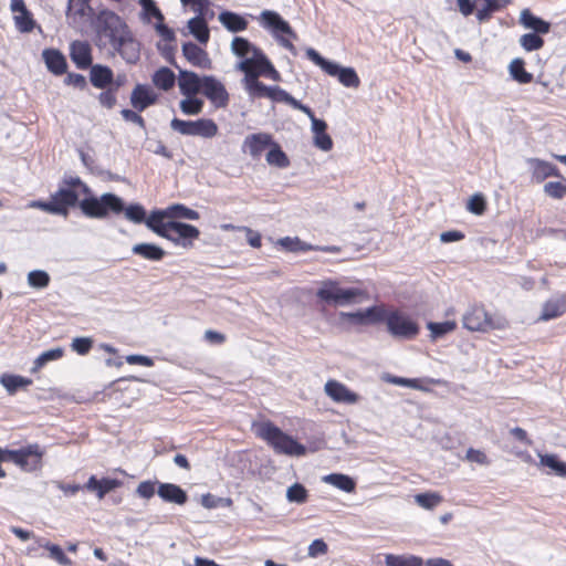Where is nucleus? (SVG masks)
<instances>
[{"mask_svg": "<svg viewBox=\"0 0 566 566\" xmlns=\"http://www.w3.org/2000/svg\"><path fill=\"white\" fill-rule=\"evenodd\" d=\"M64 354V349L62 347L51 348L49 350L43 352L33 363L32 371H36L44 367L49 361L60 359Z\"/></svg>", "mask_w": 566, "mask_h": 566, "instance_id": "obj_44", "label": "nucleus"}, {"mask_svg": "<svg viewBox=\"0 0 566 566\" xmlns=\"http://www.w3.org/2000/svg\"><path fill=\"white\" fill-rule=\"evenodd\" d=\"M129 31L128 25L113 11L104 10L97 17L98 46L109 48V52Z\"/></svg>", "mask_w": 566, "mask_h": 566, "instance_id": "obj_3", "label": "nucleus"}, {"mask_svg": "<svg viewBox=\"0 0 566 566\" xmlns=\"http://www.w3.org/2000/svg\"><path fill=\"white\" fill-rule=\"evenodd\" d=\"M157 494L163 501L177 505H184L188 501L187 492L174 483H158Z\"/></svg>", "mask_w": 566, "mask_h": 566, "instance_id": "obj_20", "label": "nucleus"}, {"mask_svg": "<svg viewBox=\"0 0 566 566\" xmlns=\"http://www.w3.org/2000/svg\"><path fill=\"white\" fill-rule=\"evenodd\" d=\"M388 334L398 340L415 339L420 332L419 324L408 314L392 308L386 323Z\"/></svg>", "mask_w": 566, "mask_h": 566, "instance_id": "obj_5", "label": "nucleus"}, {"mask_svg": "<svg viewBox=\"0 0 566 566\" xmlns=\"http://www.w3.org/2000/svg\"><path fill=\"white\" fill-rule=\"evenodd\" d=\"M157 101L158 94L147 84H136L130 94V104L137 112H144Z\"/></svg>", "mask_w": 566, "mask_h": 566, "instance_id": "obj_15", "label": "nucleus"}, {"mask_svg": "<svg viewBox=\"0 0 566 566\" xmlns=\"http://www.w3.org/2000/svg\"><path fill=\"white\" fill-rule=\"evenodd\" d=\"M359 294L360 292L358 289L342 287L335 281L323 282L322 286L316 292V296L321 301L340 306L353 303Z\"/></svg>", "mask_w": 566, "mask_h": 566, "instance_id": "obj_7", "label": "nucleus"}, {"mask_svg": "<svg viewBox=\"0 0 566 566\" xmlns=\"http://www.w3.org/2000/svg\"><path fill=\"white\" fill-rule=\"evenodd\" d=\"M158 483L159 482H157V481H150V480L143 481L138 484V486L136 489V494L142 499L149 500L150 497H153L155 495L156 484H158Z\"/></svg>", "mask_w": 566, "mask_h": 566, "instance_id": "obj_58", "label": "nucleus"}, {"mask_svg": "<svg viewBox=\"0 0 566 566\" xmlns=\"http://www.w3.org/2000/svg\"><path fill=\"white\" fill-rule=\"evenodd\" d=\"M277 244H280L284 250L289 252H305L314 250L312 244L301 241L297 237H284L279 239Z\"/></svg>", "mask_w": 566, "mask_h": 566, "instance_id": "obj_43", "label": "nucleus"}, {"mask_svg": "<svg viewBox=\"0 0 566 566\" xmlns=\"http://www.w3.org/2000/svg\"><path fill=\"white\" fill-rule=\"evenodd\" d=\"M527 164L533 170V177L537 181H543L548 177H562L559 169L552 163L539 158H530Z\"/></svg>", "mask_w": 566, "mask_h": 566, "instance_id": "obj_26", "label": "nucleus"}, {"mask_svg": "<svg viewBox=\"0 0 566 566\" xmlns=\"http://www.w3.org/2000/svg\"><path fill=\"white\" fill-rule=\"evenodd\" d=\"M179 70L178 85L180 93L187 97L195 96L200 93L203 76H199L197 73L187 70Z\"/></svg>", "mask_w": 566, "mask_h": 566, "instance_id": "obj_18", "label": "nucleus"}, {"mask_svg": "<svg viewBox=\"0 0 566 566\" xmlns=\"http://www.w3.org/2000/svg\"><path fill=\"white\" fill-rule=\"evenodd\" d=\"M566 312V297L551 298L543 305L539 321H549L562 316Z\"/></svg>", "mask_w": 566, "mask_h": 566, "instance_id": "obj_30", "label": "nucleus"}, {"mask_svg": "<svg viewBox=\"0 0 566 566\" xmlns=\"http://www.w3.org/2000/svg\"><path fill=\"white\" fill-rule=\"evenodd\" d=\"M151 78L154 85L163 91L171 90L176 83L175 73L166 66H163L159 70H157Z\"/></svg>", "mask_w": 566, "mask_h": 566, "instance_id": "obj_35", "label": "nucleus"}, {"mask_svg": "<svg viewBox=\"0 0 566 566\" xmlns=\"http://www.w3.org/2000/svg\"><path fill=\"white\" fill-rule=\"evenodd\" d=\"M260 22L263 28L271 30L276 36H279V34H286L294 40L297 39V34L291 28L290 23L275 11H262Z\"/></svg>", "mask_w": 566, "mask_h": 566, "instance_id": "obj_11", "label": "nucleus"}, {"mask_svg": "<svg viewBox=\"0 0 566 566\" xmlns=\"http://www.w3.org/2000/svg\"><path fill=\"white\" fill-rule=\"evenodd\" d=\"M90 2L91 1L75 0L71 14L66 17L72 19L73 22H76L77 18L82 20L86 15V11L92 10Z\"/></svg>", "mask_w": 566, "mask_h": 566, "instance_id": "obj_60", "label": "nucleus"}, {"mask_svg": "<svg viewBox=\"0 0 566 566\" xmlns=\"http://www.w3.org/2000/svg\"><path fill=\"white\" fill-rule=\"evenodd\" d=\"M93 346V340L90 337H75L72 340L71 348L78 355H86Z\"/></svg>", "mask_w": 566, "mask_h": 566, "instance_id": "obj_61", "label": "nucleus"}, {"mask_svg": "<svg viewBox=\"0 0 566 566\" xmlns=\"http://www.w3.org/2000/svg\"><path fill=\"white\" fill-rule=\"evenodd\" d=\"M42 57L48 70L54 75H62L66 72L67 62L63 53L57 49H45Z\"/></svg>", "mask_w": 566, "mask_h": 566, "instance_id": "obj_24", "label": "nucleus"}, {"mask_svg": "<svg viewBox=\"0 0 566 566\" xmlns=\"http://www.w3.org/2000/svg\"><path fill=\"white\" fill-rule=\"evenodd\" d=\"M90 67V81L94 87L104 90L113 84V71L109 66L95 64Z\"/></svg>", "mask_w": 566, "mask_h": 566, "instance_id": "obj_27", "label": "nucleus"}, {"mask_svg": "<svg viewBox=\"0 0 566 566\" xmlns=\"http://www.w3.org/2000/svg\"><path fill=\"white\" fill-rule=\"evenodd\" d=\"M325 392L336 402L354 405L359 400V396L356 392L349 390L337 380H328L325 384Z\"/></svg>", "mask_w": 566, "mask_h": 566, "instance_id": "obj_17", "label": "nucleus"}, {"mask_svg": "<svg viewBox=\"0 0 566 566\" xmlns=\"http://www.w3.org/2000/svg\"><path fill=\"white\" fill-rule=\"evenodd\" d=\"M132 252L145 260L158 262L164 259L166 252L163 248L155 243H137L132 248Z\"/></svg>", "mask_w": 566, "mask_h": 566, "instance_id": "obj_29", "label": "nucleus"}, {"mask_svg": "<svg viewBox=\"0 0 566 566\" xmlns=\"http://www.w3.org/2000/svg\"><path fill=\"white\" fill-rule=\"evenodd\" d=\"M168 229V237H164V239L185 249L192 248L193 241L200 235L197 227L177 220H169Z\"/></svg>", "mask_w": 566, "mask_h": 566, "instance_id": "obj_8", "label": "nucleus"}, {"mask_svg": "<svg viewBox=\"0 0 566 566\" xmlns=\"http://www.w3.org/2000/svg\"><path fill=\"white\" fill-rule=\"evenodd\" d=\"M254 429L256 436L266 441L279 454L300 457L306 453L305 446L283 432L271 421L260 422L254 426Z\"/></svg>", "mask_w": 566, "mask_h": 566, "instance_id": "obj_2", "label": "nucleus"}, {"mask_svg": "<svg viewBox=\"0 0 566 566\" xmlns=\"http://www.w3.org/2000/svg\"><path fill=\"white\" fill-rule=\"evenodd\" d=\"M138 113L139 112H137L136 109L128 108H124L120 111V115L126 122L133 123L142 129L146 130V122Z\"/></svg>", "mask_w": 566, "mask_h": 566, "instance_id": "obj_63", "label": "nucleus"}, {"mask_svg": "<svg viewBox=\"0 0 566 566\" xmlns=\"http://www.w3.org/2000/svg\"><path fill=\"white\" fill-rule=\"evenodd\" d=\"M415 501L419 506L432 510L442 502V496L437 492H424L416 494Z\"/></svg>", "mask_w": 566, "mask_h": 566, "instance_id": "obj_47", "label": "nucleus"}, {"mask_svg": "<svg viewBox=\"0 0 566 566\" xmlns=\"http://www.w3.org/2000/svg\"><path fill=\"white\" fill-rule=\"evenodd\" d=\"M170 127L184 136H198L202 138H212L219 130L218 125L211 118L184 120L175 117L170 122Z\"/></svg>", "mask_w": 566, "mask_h": 566, "instance_id": "obj_6", "label": "nucleus"}, {"mask_svg": "<svg viewBox=\"0 0 566 566\" xmlns=\"http://www.w3.org/2000/svg\"><path fill=\"white\" fill-rule=\"evenodd\" d=\"M255 67L260 69V72H262V76L269 77L276 82L281 81L280 73L275 70V67L266 57V55L261 56L260 62L256 64Z\"/></svg>", "mask_w": 566, "mask_h": 566, "instance_id": "obj_55", "label": "nucleus"}, {"mask_svg": "<svg viewBox=\"0 0 566 566\" xmlns=\"http://www.w3.org/2000/svg\"><path fill=\"white\" fill-rule=\"evenodd\" d=\"M27 281L29 286L40 290L49 286L51 277L44 270H33L28 273Z\"/></svg>", "mask_w": 566, "mask_h": 566, "instance_id": "obj_46", "label": "nucleus"}, {"mask_svg": "<svg viewBox=\"0 0 566 566\" xmlns=\"http://www.w3.org/2000/svg\"><path fill=\"white\" fill-rule=\"evenodd\" d=\"M518 22L527 30L534 33L547 34L551 31V23L535 15L530 9H523L520 13Z\"/></svg>", "mask_w": 566, "mask_h": 566, "instance_id": "obj_23", "label": "nucleus"}, {"mask_svg": "<svg viewBox=\"0 0 566 566\" xmlns=\"http://www.w3.org/2000/svg\"><path fill=\"white\" fill-rule=\"evenodd\" d=\"M191 9L197 13L195 18L208 20L213 17V11L210 10L209 0H190Z\"/></svg>", "mask_w": 566, "mask_h": 566, "instance_id": "obj_56", "label": "nucleus"}, {"mask_svg": "<svg viewBox=\"0 0 566 566\" xmlns=\"http://www.w3.org/2000/svg\"><path fill=\"white\" fill-rule=\"evenodd\" d=\"M203 101L189 96L180 102V109L186 115H198L202 112Z\"/></svg>", "mask_w": 566, "mask_h": 566, "instance_id": "obj_50", "label": "nucleus"}, {"mask_svg": "<svg viewBox=\"0 0 566 566\" xmlns=\"http://www.w3.org/2000/svg\"><path fill=\"white\" fill-rule=\"evenodd\" d=\"M231 51L235 56L241 57V61H250L254 66L260 62L261 56L265 55L262 50L242 36H235L232 40Z\"/></svg>", "mask_w": 566, "mask_h": 566, "instance_id": "obj_13", "label": "nucleus"}, {"mask_svg": "<svg viewBox=\"0 0 566 566\" xmlns=\"http://www.w3.org/2000/svg\"><path fill=\"white\" fill-rule=\"evenodd\" d=\"M70 56L80 70H86L92 66V49L85 41L72 42L70 45Z\"/></svg>", "mask_w": 566, "mask_h": 566, "instance_id": "obj_19", "label": "nucleus"}, {"mask_svg": "<svg viewBox=\"0 0 566 566\" xmlns=\"http://www.w3.org/2000/svg\"><path fill=\"white\" fill-rule=\"evenodd\" d=\"M0 384L6 388V390L10 395H13L20 388L30 386L32 384V380L19 375L3 374L0 377Z\"/></svg>", "mask_w": 566, "mask_h": 566, "instance_id": "obj_36", "label": "nucleus"}, {"mask_svg": "<svg viewBox=\"0 0 566 566\" xmlns=\"http://www.w3.org/2000/svg\"><path fill=\"white\" fill-rule=\"evenodd\" d=\"M43 450L38 443L19 449V455L13 462L23 471L33 472L42 467Z\"/></svg>", "mask_w": 566, "mask_h": 566, "instance_id": "obj_10", "label": "nucleus"}, {"mask_svg": "<svg viewBox=\"0 0 566 566\" xmlns=\"http://www.w3.org/2000/svg\"><path fill=\"white\" fill-rule=\"evenodd\" d=\"M119 54L128 64H136L140 59V43L134 38L132 31L111 52Z\"/></svg>", "mask_w": 566, "mask_h": 566, "instance_id": "obj_14", "label": "nucleus"}, {"mask_svg": "<svg viewBox=\"0 0 566 566\" xmlns=\"http://www.w3.org/2000/svg\"><path fill=\"white\" fill-rule=\"evenodd\" d=\"M520 44L525 51L532 52L542 49L544 46V40L541 38L539 33L530 32L520 38Z\"/></svg>", "mask_w": 566, "mask_h": 566, "instance_id": "obj_48", "label": "nucleus"}, {"mask_svg": "<svg viewBox=\"0 0 566 566\" xmlns=\"http://www.w3.org/2000/svg\"><path fill=\"white\" fill-rule=\"evenodd\" d=\"M306 56L326 73L329 67H334V62L326 60L312 48L306 50Z\"/></svg>", "mask_w": 566, "mask_h": 566, "instance_id": "obj_59", "label": "nucleus"}, {"mask_svg": "<svg viewBox=\"0 0 566 566\" xmlns=\"http://www.w3.org/2000/svg\"><path fill=\"white\" fill-rule=\"evenodd\" d=\"M78 208L85 217L99 220L108 218L109 214L124 213L127 220L134 223H144L147 216L145 208L140 203L126 206L124 200L113 192L81 199Z\"/></svg>", "mask_w": 566, "mask_h": 566, "instance_id": "obj_1", "label": "nucleus"}, {"mask_svg": "<svg viewBox=\"0 0 566 566\" xmlns=\"http://www.w3.org/2000/svg\"><path fill=\"white\" fill-rule=\"evenodd\" d=\"M307 490L301 483H294L286 491V499L289 502L302 504L307 501Z\"/></svg>", "mask_w": 566, "mask_h": 566, "instance_id": "obj_49", "label": "nucleus"}, {"mask_svg": "<svg viewBox=\"0 0 566 566\" xmlns=\"http://www.w3.org/2000/svg\"><path fill=\"white\" fill-rule=\"evenodd\" d=\"M80 201L78 193L75 190L59 188L51 195L50 200H33L29 203V207L66 218L69 216L70 208L78 207Z\"/></svg>", "mask_w": 566, "mask_h": 566, "instance_id": "obj_4", "label": "nucleus"}, {"mask_svg": "<svg viewBox=\"0 0 566 566\" xmlns=\"http://www.w3.org/2000/svg\"><path fill=\"white\" fill-rule=\"evenodd\" d=\"M102 93L98 95V102L103 107H106L108 109L113 108L116 105L117 98L116 93L113 88L106 87L104 88Z\"/></svg>", "mask_w": 566, "mask_h": 566, "instance_id": "obj_64", "label": "nucleus"}, {"mask_svg": "<svg viewBox=\"0 0 566 566\" xmlns=\"http://www.w3.org/2000/svg\"><path fill=\"white\" fill-rule=\"evenodd\" d=\"M385 564L386 566H422L423 560L415 555L387 554L385 556Z\"/></svg>", "mask_w": 566, "mask_h": 566, "instance_id": "obj_39", "label": "nucleus"}, {"mask_svg": "<svg viewBox=\"0 0 566 566\" xmlns=\"http://www.w3.org/2000/svg\"><path fill=\"white\" fill-rule=\"evenodd\" d=\"M323 481L347 493L354 492L356 489L355 480L343 473H331L325 475Z\"/></svg>", "mask_w": 566, "mask_h": 566, "instance_id": "obj_33", "label": "nucleus"}, {"mask_svg": "<svg viewBox=\"0 0 566 566\" xmlns=\"http://www.w3.org/2000/svg\"><path fill=\"white\" fill-rule=\"evenodd\" d=\"M40 545L48 549L50 553V558L56 560L60 565L70 566L72 564V560L65 555V553L59 545L52 544L50 542H45Z\"/></svg>", "mask_w": 566, "mask_h": 566, "instance_id": "obj_51", "label": "nucleus"}, {"mask_svg": "<svg viewBox=\"0 0 566 566\" xmlns=\"http://www.w3.org/2000/svg\"><path fill=\"white\" fill-rule=\"evenodd\" d=\"M273 144L272 137L265 133H256L249 135L244 142L243 147L248 148V153L253 157L258 158L261 154Z\"/></svg>", "mask_w": 566, "mask_h": 566, "instance_id": "obj_25", "label": "nucleus"}, {"mask_svg": "<svg viewBox=\"0 0 566 566\" xmlns=\"http://www.w3.org/2000/svg\"><path fill=\"white\" fill-rule=\"evenodd\" d=\"M166 219H170L168 217V211L166 209H155L150 212V214L145 219L146 227L159 235L160 238L168 237V221Z\"/></svg>", "mask_w": 566, "mask_h": 566, "instance_id": "obj_22", "label": "nucleus"}, {"mask_svg": "<svg viewBox=\"0 0 566 566\" xmlns=\"http://www.w3.org/2000/svg\"><path fill=\"white\" fill-rule=\"evenodd\" d=\"M327 74L335 76L346 87H358L360 80L353 67H345L334 62V67L327 70Z\"/></svg>", "mask_w": 566, "mask_h": 566, "instance_id": "obj_28", "label": "nucleus"}, {"mask_svg": "<svg viewBox=\"0 0 566 566\" xmlns=\"http://www.w3.org/2000/svg\"><path fill=\"white\" fill-rule=\"evenodd\" d=\"M182 54L193 66L205 70H210L212 66V62L208 53L193 42H186L182 44Z\"/></svg>", "mask_w": 566, "mask_h": 566, "instance_id": "obj_16", "label": "nucleus"}, {"mask_svg": "<svg viewBox=\"0 0 566 566\" xmlns=\"http://www.w3.org/2000/svg\"><path fill=\"white\" fill-rule=\"evenodd\" d=\"M189 32L196 38L201 44H207L210 39V30L207 20L201 18H191L188 21Z\"/></svg>", "mask_w": 566, "mask_h": 566, "instance_id": "obj_32", "label": "nucleus"}, {"mask_svg": "<svg viewBox=\"0 0 566 566\" xmlns=\"http://www.w3.org/2000/svg\"><path fill=\"white\" fill-rule=\"evenodd\" d=\"M120 485L122 481L117 479L103 478L98 480L95 475H91L84 488L90 492H94L98 500H103L107 493Z\"/></svg>", "mask_w": 566, "mask_h": 566, "instance_id": "obj_21", "label": "nucleus"}, {"mask_svg": "<svg viewBox=\"0 0 566 566\" xmlns=\"http://www.w3.org/2000/svg\"><path fill=\"white\" fill-rule=\"evenodd\" d=\"M167 211L170 219L198 220L200 217L198 211L181 203H175L167 207Z\"/></svg>", "mask_w": 566, "mask_h": 566, "instance_id": "obj_40", "label": "nucleus"}, {"mask_svg": "<svg viewBox=\"0 0 566 566\" xmlns=\"http://www.w3.org/2000/svg\"><path fill=\"white\" fill-rule=\"evenodd\" d=\"M463 326L472 332H488L494 324L483 307H473L463 315Z\"/></svg>", "mask_w": 566, "mask_h": 566, "instance_id": "obj_12", "label": "nucleus"}, {"mask_svg": "<svg viewBox=\"0 0 566 566\" xmlns=\"http://www.w3.org/2000/svg\"><path fill=\"white\" fill-rule=\"evenodd\" d=\"M200 93L218 108L226 107L229 103V94L224 85L213 75H203Z\"/></svg>", "mask_w": 566, "mask_h": 566, "instance_id": "obj_9", "label": "nucleus"}, {"mask_svg": "<svg viewBox=\"0 0 566 566\" xmlns=\"http://www.w3.org/2000/svg\"><path fill=\"white\" fill-rule=\"evenodd\" d=\"M271 146V149L266 154L268 164L279 168H286L290 165L286 154L277 144L273 143Z\"/></svg>", "mask_w": 566, "mask_h": 566, "instance_id": "obj_42", "label": "nucleus"}, {"mask_svg": "<svg viewBox=\"0 0 566 566\" xmlns=\"http://www.w3.org/2000/svg\"><path fill=\"white\" fill-rule=\"evenodd\" d=\"M539 462L542 465H545L549 469H552L553 471H555V473L558 475V476H563V478H566V463L560 461L557 455L555 454H541L539 455Z\"/></svg>", "mask_w": 566, "mask_h": 566, "instance_id": "obj_45", "label": "nucleus"}, {"mask_svg": "<svg viewBox=\"0 0 566 566\" xmlns=\"http://www.w3.org/2000/svg\"><path fill=\"white\" fill-rule=\"evenodd\" d=\"M138 2L143 8V15L146 21H149L150 17L158 21L165 20L164 14L154 0H138Z\"/></svg>", "mask_w": 566, "mask_h": 566, "instance_id": "obj_53", "label": "nucleus"}, {"mask_svg": "<svg viewBox=\"0 0 566 566\" xmlns=\"http://www.w3.org/2000/svg\"><path fill=\"white\" fill-rule=\"evenodd\" d=\"M467 208L470 212H472L476 216L483 214L486 209V201H485L484 196L481 193L473 195L469 199Z\"/></svg>", "mask_w": 566, "mask_h": 566, "instance_id": "obj_57", "label": "nucleus"}, {"mask_svg": "<svg viewBox=\"0 0 566 566\" xmlns=\"http://www.w3.org/2000/svg\"><path fill=\"white\" fill-rule=\"evenodd\" d=\"M220 23L230 32L237 33L248 28V21L244 17L232 11H222L219 14Z\"/></svg>", "mask_w": 566, "mask_h": 566, "instance_id": "obj_31", "label": "nucleus"}, {"mask_svg": "<svg viewBox=\"0 0 566 566\" xmlns=\"http://www.w3.org/2000/svg\"><path fill=\"white\" fill-rule=\"evenodd\" d=\"M235 69L244 73V84L245 90L249 91L254 86L255 82H259V76H262V72H260L259 67H255L253 64H250V61H240Z\"/></svg>", "mask_w": 566, "mask_h": 566, "instance_id": "obj_37", "label": "nucleus"}, {"mask_svg": "<svg viewBox=\"0 0 566 566\" xmlns=\"http://www.w3.org/2000/svg\"><path fill=\"white\" fill-rule=\"evenodd\" d=\"M544 192L553 199H562L566 195V180L560 181H548L544 185Z\"/></svg>", "mask_w": 566, "mask_h": 566, "instance_id": "obj_54", "label": "nucleus"}, {"mask_svg": "<svg viewBox=\"0 0 566 566\" xmlns=\"http://www.w3.org/2000/svg\"><path fill=\"white\" fill-rule=\"evenodd\" d=\"M268 98L274 102H282L290 105L293 96L280 86H271L268 94Z\"/></svg>", "mask_w": 566, "mask_h": 566, "instance_id": "obj_62", "label": "nucleus"}, {"mask_svg": "<svg viewBox=\"0 0 566 566\" xmlns=\"http://www.w3.org/2000/svg\"><path fill=\"white\" fill-rule=\"evenodd\" d=\"M391 310L385 305H374L364 310V316L366 317L367 324H379L387 323Z\"/></svg>", "mask_w": 566, "mask_h": 566, "instance_id": "obj_38", "label": "nucleus"}, {"mask_svg": "<svg viewBox=\"0 0 566 566\" xmlns=\"http://www.w3.org/2000/svg\"><path fill=\"white\" fill-rule=\"evenodd\" d=\"M510 75L520 84H528L533 81V74L525 70V62L521 57L514 59L509 65Z\"/></svg>", "mask_w": 566, "mask_h": 566, "instance_id": "obj_34", "label": "nucleus"}, {"mask_svg": "<svg viewBox=\"0 0 566 566\" xmlns=\"http://www.w3.org/2000/svg\"><path fill=\"white\" fill-rule=\"evenodd\" d=\"M457 327L455 322L446 321L441 323L429 322L427 328L430 331V337L432 340L439 339L444 335L451 333Z\"/></svg>", "mask_w": 566, "mask_h": 566, "instance_id": "obj_41", "label": "nucleus"}, {"mask_svg": "<svg viewBox=\"0 0 566 566\" xmlns=\"http://www.w3.org/2000/svg\"><path fill=\"white\" fill-rule=\"evenodd\" d=\"M15 27L19 31L28 33L34 29L35 21L32 17V13L29 10L19 13L14 17Z\"/></svg>", "mask_w": 566, "mask_h": 566, "instance_id": "obj_52", "label": "nucleus"}]
</instances>
